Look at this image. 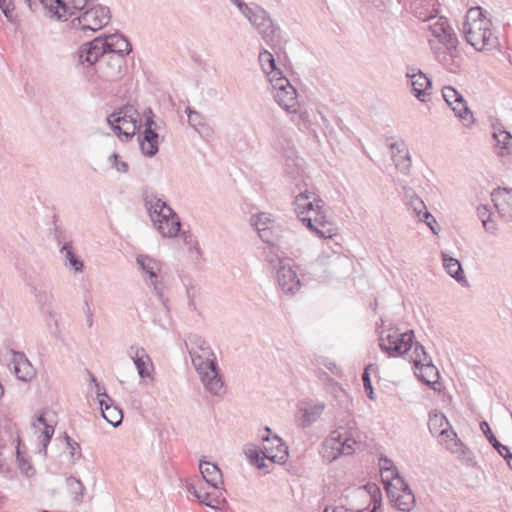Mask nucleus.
<instances>
[{"label": "nucleus", "instance_id": "f257e3e1", "mask_svg": "<svg viewBox=\"0 0 512 512\" xmlns=\"http://www.w3.org/2000/svg\"><path fill=\"white\" fill-rule=\"evenodd\" d=\"M185 345L205 390L213 396H223L226 391L224 380L219 371L217 356L209 343L200 335L191 333Z\"/></svg>", "mask_w": 512, "mask_h": 512}, {"label": "nucleus", "instance_id": "f03ea898", "mask_svg": "<svg viewBox=\"0 0 512 512\" xmlns=\"http://www.w3.org/2000/svg\"><path fill=\"white\" fill-rule=\"evenodd\" d=\"M131 50L130 42L122 34L99 36L79 47L77 51L78 63L84 67H92L103 54L116 53L125 57Z\"/></svg>", "mask_w": 512, "mask_h": 512}, {"label": "nucleus", "instance_id": "7ed1b4c3", "mask_svg": "<svg viewBox=\"0 0 512 512\" xmlns=\"http://www.w3.org/2000/svg\"><path fill=\"white\" fill-rule=\"evenodd\" d=\"M462 30L467 43L477 51L489 50L498 44L492 31V22L483 15L480 7L468 10Z\"/></svg>", "mask_w": 512, "mask_h": 512}, {"label": "nucleus", "instance_id": "20e7f679", "mask_svg": "<svg viewBox=\"0 0 512 512\" xmlns=\"http://www.w3.org/2000/svg\"><path fill=\"white\" fill-rule=\"evenodd\" d=\"M144 203L154 228L163 237L174 238L179 234L181 228L179 216L159 195L145 192Z\"/></svg>", "mask_w": 512, "mask_h": 512}, {"label": "nucleus", "instance_id": "39448f33", "mask_svg": "<svg viewBox=\"0 0 512 512\" xmlns=\"http://www.w3.org/2000/svg\"><path fill=\"white\" fill-rule=\"evenodd\" d=\"M78 14L71 20V26L83 31L96 32L106 26L111 14L108 7L97 4L96 0H91L81 9H73L67 12V17Z\"/></svg>", "mask_w": 512, "mask_h": 512}, {"label": "nucleus", "instance_id": "423d86ee", "mask_svg": "<svg viewBox=\"0 0 512 512\" xmlns=\"http://www.w3.org/2000/svg\"><path fill=\"white\" fill-rule=\"evenodd\" d=\"M236 7L267 44L276 41L278 27L264 8L255 3L247 4L244 1L237 3Z\"/></svg>", "mask_w": 512, "mask_h": 512}, {"label": "nucleus", "instance_id": "0eeeda50", "mask_svg": "<svg viewBox=\"0 0 512 512\" xmlns=\"http://www.w3.org/2000/svg\"><path fill=\"white\" fill-rule=\"evenodd\" d=\"M139 112L132 105H126L108 116L107 121L118 137L131 139L142 127Z\"/></svg>", "mask_w": 512, "mask_h": 512}, {"label": "nucleus", "instance_id": "6e6552de", "mask_svg": "<svg viewBox=\"0 0 512 512\" xmlns=\"http://www.w3.org/2000/svg\"><path fill=\"white\" fill-rule=\"evenodd\" d=\"M414 338L412 330L399 333L398 330L390 329L380 333L379 346L391 357L406 356L413 348Z\"/></svg>", "mask_w": 512, "mask_h": 512}, {"label": "nucleus", "instance_id": "1a4fd4ad", "mask_svg": "<svg viewBox=\"0 0 512 512\" xmlns=\"http://www.w3.org/2000/svg\"><path fill=\"white\" fill-rule=\"evenodd\" d=\"M94 65L97 78L103 82L119 81L127 71L126 59L122 54H103Z\"/></svg>", "mask_w": 512, "mask_h": 512}, {"label": "nucleus", "instance_id": "9d476101", "mask_svg": "<svg viewBox=\"0 0 512 512\" xmlns=\"http://www.w3.org/2000/svg\"><path fill=\"white\" fill-rule=\"evenodd\" d=\"M324 206L325 203L315 204L314 210L307 213V216L300 219V221L315 236L323 239H330L337 234V227L327 216Z\"/></svg>", "mask_w": 512, "mask_h": 512}, {"label": "nucleus", "instance_id": "9b49d317", "mask_svg": "<svg viewBox=\"0 0 512 512\" xmlns=\"http://www.w3.org/2000/svg\"><path fill=\"white\" fill-rule=\"evenodd\" d=\"M357 431L352 427L348 430L339 427L338 429L331 432L329 437L325 440L324 445L326 448H330L335 453L333 459L341 455H351L361 445L360 441L356 440Z\"/></svg>", "mask_w": 512, "mask_h": 512}, {"label": "nucleus", "instance_id": "f8f14e48", "mask_svg": "<svg viewBox=\"0 0 512 512\" xmlns=\"http://www.w3.org/2000/svg\"><path fill=\"white\" fill-rule=\"evenodd\" d=\"M395 473L394 482L386 487L387 495L398 510L411 512L415 506V496L398 471L395 470Z\"/></svg>", "mask_w": 512, "mask_h": 512}, {"label": "nucleus", "instance_id": "ddd939ff", "mask_svg": "<svg viewBox=\"0 0 512 512\" xmlns=\"http://www.w3.org/2000/svg\"><path fill=\"white\" fill-rule=\"evenodd\" d=\"M274 99L288 113L297 114L299 105L297 91L285 76H278L271 83Z\"/></svg>", "mask_w": 512, "mask_h": 512}, {"label": "nucleus", "instance_id": "4468645a", "mask_svg": "<svg viewBox=\"0 0 512 512\" xmlns=\"http://www.w3.org/2000/svg\"><path fill=\"white\" fill-rule=\"evenodd\" d=\"M137 264L143 272L144 281L146 284L153 288L154 293L157 297L163 301V284L160 281L159 273L161 271V263L148 256V255H138L136 258Z\"/></svg>", "mask_w": 512, "mask_h": 512}, {"label": "nucleus", "instance_id": "2eb2a0df", "mask_svg": "<svg viewBox=\"0 0 512 512\" xmlns=\"http://www.w3.org/2000/svg\"><path fill=\"white\" fill-rule=\"evenodd\" d=\"M275 259L278 260L277 283L280 289L285 294H295L301 288V282L297 272L290 266V264L278 258L277 255H267V261L270 263H273Z\"/></svg>", "mask_w": 512, "mask_h": 512}, {"label": "nucleus", "instance_id": "dca6fc26", "mask_svg": "<svg viewBox=\"0 0 512 512\" xmlns=\"http://www.w3.org/2000/svg\"><path fill=\"white\" fill-rule=\"evenodd\" d=\"M143 118L144 131L140 138V148L145 155L152 157L158 152L159 136L157 130L160 126L154 121V114L150 108L144 111Z\"/></svg>", "mask_w": 512, "mask_h": 512}, {"label": "nucleus", "instance_id": "f3484780", "mask_svg": "<svg viewBox=\"0 0 512 512\" xmlns=\"http://www.w3.org/2000/svg\"><path fill=\"white\" fill-rule=\"evenodd\" d=\"M91 381L95 384V393L101 408L102 417L112 426H119L123 420L122 410L114 405L113 400L106 393L105 388L101 387L93 375H91Z\"/></svg>", "mask_w": 512, "mask_h": 512}, {"label": "nucleus", "instance_id": "a211bd4d", "mask_svg": "<svg viewBox=\"0 0 512 512\" xmlns=\"http://www.w3.org/2000/svg\"><path fill=\"white\" fill-rule=\"evenodd\" d=\"M270 433V428L266 427L265 434L260 436L263 442L261 453L272 463H283L288 456L287 446L280 437L270 436Z\"/></svg>", "mask_w": 512, "mask_h": 512}, {"label": "nucleus", "instance_id": "6ab92c4d", "mask_svg": "<svg viewBox=\"0 0 512 512\" xmlns=\"http://www.w3.org/2000/svg\"><path fill=\"white\" fill-rule=\"evenodd\" d=\"M424 22L426 23L425 29L430 31L431 35L435 37L440 44L458 43L457 36L446 18L430 16L425 19Z\"/></svg>", "mask_w": 512, "mask_h": 512}, {"label": "nucleus", "instance_id": "aec40b11", "mask_svg": "<svg viewBox=\"0 0 512 512\" xmlns=\"http://www.w3.org/2000/svg\"><path fill=\"white\" fill-rule=\"evenodd\" d=\"M127 355L133 361L142 380H153L154 365L143 347L131 345L127 350Z\"/></svg>", "mask_w": 512, "mask_h": 512}, {"label": "nucleus", "instance_id": "412c9836", "mask_svg": "<svg viewBox=\"0 0 512 512\" xmlns=\"http://www.w3.org/2000/svg\"><path fill=\"white\" fill-rule=\"evenodd\" d=\"M405 199L409 210L413 212L414 217L419 222H424L431 231L436 234L434 224L436 220L434 216L427 210L424 201L412 190L407 189L405 192Z\"/></svg>", "mask_w": 512, "mask_h": 512}, {"label": "nucleus", "instance_id": "4be33fe9", "mask_svg": "<svg viewBox=\"0 0 512 512\" xmlns=\"http://www.w3.org/2000/svg\"><path fill=\"white\" fill-rule=\"evenodd\" d=\"M442 96L455 113V116L466 122L472 121V112L468 108L462 94L451 86H445L442 88Z\"/></svg>", "mask_w": 512, "mask_h": 512}, {"label": "nucleus", "instance_id": "5701e85b", "mask_svg": "<svg viewBox=\"0 0 512 512\" xmlns=\"http://www.w3.org/2000/svg\"><path fill=\"white\" fill-rule=\"evenodd\" d=\"M325 407L323 402H300L295 414L297 424L302 428L310 427L321 417Z\"/></svg>", "mask_w": 512, "mask_h": 512}, {"label": "nucleus", "instance_id": "b1692460", "mask_svg": "<svg viewBox=\"0 0 512 512\" xmlns=\"http://www.w3.org/2000/svg\"><path fill=\"white\" fill-rule=\"evenodd\" d=\"M457 46L458 43L444 44L439 47L431 46L437 62L450 72H455L461 65V57Z\"/></svg>", "mask_w": 512, "mask_h": 512}, {"label": "nucleus", "instance_id": "393cba45", "mask_svg": "<svg viewBox=\"0 0 512 512\" xmlns=\"http://www.w3.org/2000/svg\"><path fill=\"white\" fill-rule=\"evenodd\" d=\"M406 77L410 80L413 95L421 102L427 101L428 90L431 88V80L419 69L408 68Z\"/></svg>", "mask_w": 512, "mask_h": 512}, {"label": "nucleus", "instance_id": "a878e982", "mask_svg": "<svg viewBox=\"0 0 512 512\" xmlns=\"http://www.w3.org/2000/svg\"><path fill=\"white\" fill-rule=\"evenodd\" d=\"M10 367L18 380L30 382L36 375V371L22 352H13Z\"/></svg>", "mask_w": 512, "mask_h": 512}, {"label": "nucleus", "instance_id": "bb28decb", "mask_svg": "<svg viewBox=\"0 0 512 512\" xmlns=\"http://www.w3.org/2000/svg\"><path fill=\"white\" fill-rule=\"evenodd\" d=\"M323 203L324 201L313 191L305 189L304 191L299 192L295 196L294 200L295 212L298 219H302L307 216V213L313 211L315 204Z\"/></svg>", "mask_w": 512, "mask_h": 512}, {"label": "nucleus", "instance_id": "cd10ccee", "mask_svg": "<svg viewBox=\"0 0 512 512\" xmlns=\"http://www.w3.org/2000/svg\"><path fill=\"white\" fill-rule=\"evenodd\" d=\"M492 138L495 141L494 148L498 156H506L511 153L510 140L512 134L498 120L492 123Z\"/></svg>", "mask_w": 512, "mask_h": 512}, {"label": "nucleus", "instance_id": "c85d7f7f", "mask_svg": "<svg viewBox=\"0 0 512 512\" xmlns=\"http://www.w3.org/2000/svg\"><path fill=\"white\" fill-rule=\"evenodd\" d=\"M439 443L452 454L458 457H464L466 454V447L463 442L458 438L457 433L451 427L441 429L438 437Z\"/></svg>", "mask_w": 512, "mask_h": 512}, {"label": "nucleus", "instance_id": "c756f323", "mask_svg": "<svg viewBox=\"0 0 512 512\" xmlns=\"http://www.w3.org/2000/svg\"><path fill=\"white\" fill-rule=\"evenodd\" d=\"M392 160L396 168L403 174H407L411 167V159L407 145L404 141H396L390 144Z\"/></svg>", "mask_w": 512, "mask_h": 512}, {"label": "nucleus", "instance_id": "7c9ffc66", "mask_svg": "<svg viewBox=\"0 0 512 512\" xmlns=\"http://www.w3.org/2000/svg\"><path fill=\"white\" fill-rule=\"evenodd\" d=\"M199 470L203 480L212 488L220 490L223 488L224 481L219 467L208 461H200Z\"/></svg>", "mask_w": 512, "mask_h": 512}, {"label": "nucleus", "instance_id": "2f4dec72", "mask_svg": "<svg viewBox=\"0 0 512 512\" xmlns=\"http://www.w3.org/2000/svg\"><path fill=\"white\" fill-rule=\"evenodd\" d=\"M510 191L508 189H497L492 193V201L498 214L506 221L512 217V207L509 203Z\"/></svg>", "mask_w": 512, "mask_h": 512}, {"label": "nucleus", "instance_id": "473e14b6", "mask_svg": "<svg viewBox=\"0 0 512 512\" xmlns=\"http://www.w3.org/2000/svg\"><path fill=\"white\" fill-rule=\"evenodd\" d=\"M510 191L508 189H497L492 193V201L498 214L506 221L512 217V207L509 203Z\"/></svg>", "mask_w": 512, "mask_h": 512}, {"label": "nucleus", "instance_id": "72a5a7b5", "mask_svg": "<svg viewBox=\"0 0 512 512\" xmlns=\"http://www.w3.org/2000/svg\"><path fill=\"white\" fill-rule=\"evenodd\" d=\"M273 223L274 221L271 215L267 213H258L252 215L250 218V224L257 229L259 237L266 243L271 241L269 230L273 226Z\"/></svg>", "mask_w": 512, "mask_h": 512}, {"label": "nucleus", "instance_id": "f704fd0d", "mask_svg": "<svg viewBox=\"0 0 512 512\" xmlns=\"http://www.w3.org/2000/svg\"><path fill=\"white\" fill-rule=\"evenodd\" d=\"M258 61L270 83L275 78H278V76H284L282 71L276 66L274 56L268 50L263 49L260 51Z\"/></svg>", "mask_w": 512, "mask_h": 512}, {"label": "nucleus", "instance_id": "c9c22d12", "mask_svg": "<svg viewBox=\"0 0 512 512\" xmlns=\"http://www.w3.org/2000/svg\"><path fill=\"white\" fill-rule=\"evenodd\" d=\"M480 429L486 436L489 443L497 450V452L506 460L509 467H512V453L508 446L501 444L491 431L489 424L486 421L480 423Z\"/></svg>", "mask_w": 512, "mask_h": 512}, {"label": "nucleus", "instance_id": "e433bc0d", "mask_svg": "<svg viewBox=\"0 0 512 512\" xmlns=\"http://www.w3.org/2000/svg\"><path fill=\"white\" fill-rule=\"evenodd\" d=\"M33 427L38 430L40 429V435L38 436L39 443L42 446L40 452L43 450L46 454L47 446L54 434V427L47 423L44 414H41L37 421L33 423Z\"/></svg>", "mask_w": 512, "mask_h": 512}, {"label": "nucleus", "instance_id": "4c0bfd02", "mask_svg": "<svg viewBox=\"0 0 512 512\" xmlns=\"http://www.w3.org/2000/svg\"><path fill=\"white\" fill-rule=\"evenodd\" d=\"M180 237L185 246H187L188 254L191 260L195 263H200L202 260V250L199 242L194 234L190 231H182Z\"/></svg>", "mask_w": 512, "mask_h": 512}, {"label": "nucleus", "instance_id": "58836bf2", "mask_svg": "<svg viewBox=\"0 0 512 512\" xmlns=\"http://www.w3.org/2000/svg\"><path fill=\"white\" fill-rule=\"evenodd\" d=\"M442 262L445 271L454 278L458 283H466V278L458 259L448 256L442 253Z\"/></svg>", "mask_w": 512, "mask_h": 512}, {"label": "nucleus", "instance_id": "ea45409f", "mask_svg": "<svg viewBox=\"0 0 512 512\" xmlns=\"http://www.w3.org/2000/svg\"><path fill=\"white\" fill-rule=\"evenodd\" d=\"M186 113L189 125L201 136H210L212 134L210 127L206 123L205 117L201 113L191 109L190 107L186 108Z\"/></svg>", "mask_w": 512, "mask_h": 512}, {"label": "nucleus", "instance_id": "a19ab883", "mask_svg": "<svg viewBox=\"0 0 512 512\" xmlns=\"http://www.w3.org/2000/svg\"><path fill=\"white\" fill-rule=\"evenodd\" d=\"M60 252L65 260V265L70 266L75 272H82L84 268L83 261L80 260L73 252L70 242L65 243Z\"/></svg>", "mask_w": 512, "mask_h": 512}, {"label": "nucleus", "instance_id": "79ce46f5", "mask_svg": "<svg viewBox=\"0 0 512 512\" xmlns=\"http://www.w3.org/2000/svg\"><path fill=\"white\" fill-rule=\"evenodd\" d=\"M405 357L413 362L416 369H419V365L431 360L424 347L416 341H413V348Z\"/></svg>", "mask_w": 512, "mask_h": 512}, {"label": "nucleus", "instance_id": "37998d69", "mask_svg": "<svg viewBox=\"0 0 512 512\" xmlns=\"http://www.w3.org/2000/svg\"><path fill=\"white\" fill-rule=\"evenodd\" d=\"M445 427L451 425L443 413L435 412L429 415L428 428L432 435L439 437V432Z\"/></svg>", "mask_w": 512, "mask_h": 512}, {"label": "nucleus", "instance_id": "c03bdc74", "mask_svg": "<svg viewBox=\"0 0 512 512\" xmlns=\"http://www.w3.org/2000/svg\"><path fill=\"white\" fill-rule=\"evenodd\" d=\"M417 370L420 372L419 377L424 383L430 385L437 382L439 373L437 368L433 365L432 359L419 365V369Z\"/></svg>", "mask_w": 512, "mask_h": 512}, {"label": "nucleus", "instance_id": "a18cd8bd", "mask_svg": "<svg viewBox=\"0 0 512 512\" xmlns=\"http://www.w3.org/2000/svg\"><path fill=\"white\" fill-rule=\"evenodd\" d=\"M245 454L251 464L256 465L259 469L267 467L265 461L266 457L261 453V450L256 448H248L245 450Z\"/></svg>", "mask_w": 512, "mask_h": 512}, {"label": "nucleus", "instance_id": "49530a36", "mask_svg": "<svg viewBox=\"0 0 512 512\" xmlns=\"http://www.w3.org/2000/svg\"><path fill=\"white\" fill-rule=\"evenodd\" d=\"M34 296L36 298L37 303L41 307H45L51 304L53 295L50 291L44 288H36L33 289Z\"/></svg>", "mask_w": 512, "mask_h": 512}, {"label": "nucleus", "instance_id": "de8ad7c7", "mask_svg": "<svg viewBox=\"0 0 512 512\" xmlns=\"http://www.w3.org/2000/svg\"><path fill=\"white\" fill-rule=\"evenodd\" d=\"M17 462L22 473H24L28 478L32 477L35 474V469L31 465V463L24 457L19 447L17 448Z\"/></svg>", "mask_w": 512, "mask_h": 512}, {"label": "nucleus", "instance_id": "09e8293b", "mask_svg": "<svg viewBox=\"0 0 512 512\" xmlns=\"http://www.w3.org/2000/svg\"><path fill=\"white\" fill-rule=\"evenodd\" d=\"M285 174L291 179H297L302 174V168L295 160L288 159L285 163Z\"/></svg>", "mask_w": 512, "mask_h": 512}, {"label": "nucleus", "instance_id": "8fccbe9b", "mask_svg": "<svg viewBox=\"0 0 512 512\" xmlns=\"http://www.w3.org/2000/svg\"><path fill=\"white\" fill-rule=\"evenodd\" d=\"M198 500L200 503L210 507L214 510H219L220 500L218 496H213L212 493H205L203 495H198Z\"/></svg>", "mask_w": 512, "mask_h": 512}, {"label": "nucleus", "instance_id": "3c124183", "mask_svg": "<svg viewBox=\"0 0 512 512\" xmlns=\"http://www.w3.org/2000/svg\"><path fill=\"white\" fill-rule=\"evenodd\" d=\"M66 484L72 494L75 495V499L78 500L79 497L83 495V485L80 480L75 477H69L66 480Z\"/></svg>", "mask_w": 512, "mask_h": 512}, {"label": "nucleus", "instance_id": "603ef678", "mask_svg": "<svg viewBox=\"0 0 512 512\" xmlns=\"http://www.w3.org/2000/svg\"><path fill=\"white\" fill-rule=\"evenodd\" d=\"M186 294L188 298V307L192 311L197 310V298L199 296V289L193 285L187 287Z\"/></svg>", "mask_w": 512, "mask_h": 512}, {"label": "nucleus", "instance_id": "864d4df0", "mask_svg": "<svg viewBox=\"0 0 512 512\" xmlns=\"http://www.w3.org/2000/svg\"><path fill=\"white\" fill-rule=\"evenodd\" d=\"M64 439L67 444V449L69 450V454L72 458L77 456V458L81 457V448L80 445L73 440L71 437L68 436L67 433H64Z\"/></svg>", "mask_w": 512, "mask_h": 512}, {"label": "nucleus", "instance_id": "5fc2aeb1", "mask_svg": "<svg viewBox=\"0 0 512 512\" xmlns=\"http://www.w3.org/2000/svg\"><path fill=\"white\" fill-rule=\"evenodd\" d=\"M15 0H0V9L2 10L5 17L12 21L15 10Z\"/></svg>", "mask_w": 512, "mask_h": 512}, {"label": "nucleus", "instance_id": "6e6d98bb", "mask_svg": "<svg viewBox=\"0 0 512 512\" xmlns=\"http://www.w3.org/2000/svg\"><path fill=\"white\" fill-rule=\"evenodd\" d=\"M371 366H368L365 368L363 374H362V381H363V385H364V389H365V392L368 396L369 399L371 400H374L375 399V396H374V390H373V387H372V384H371V380H370V376H369V373H368V370Z\"/></svg>", "mask_w": 512, "mask_h": 512}, {"label": "nucleus", "instance_id": "4d7b16f0", "mask_svg": "<svg viewBox=\"0 0 512 512\" xmlns=\"http://www.w3.org/2000/svg\"><path fill=\"white\" fill-rule=\"evenodd\" d=\"M109 160L112 163V167L115 168L118 172L126 173L128 171V164L125 161L120 160V157L117 153H113L109 157Z\"/></svg>", "mask_w": 512, "mask_h": 512}, {"label": "nucleus", "instance_id": "13d9d810", "mask_svg": "<svg viewBox=\"0 0 512 512\" xmlns=\"http://www.w3.org/2000/svg\"><path fill=\"white\" fill-rule=\"evenodd\" d=\"M380 461L382 463L381 464V469L384 470V472H390L392 480L394 481V477L396 475L395 470L398 471L397 468L393 467L391 460H389L386 457L385 458H381Z\"/></svg>", "mask_w": 512, "mask_h": 512}, {"label": "nucleus", "instance_id": "bf43d9fd", "mask_svg": "<svg viewBox=\"0 0 512 512\" xmlns=\"http://www.w3.org/2000/svg\"><path fill=\"white\" fill-rule=\"evenodd\" d=\"M477 213H478V216H479V218L481 219L482 222L484 220H489L490 219V217H489V210L487 209L486 206H479L478 209H477Z\"/></svg>", "mask_w": 512, "mask_h": 512}, {"label": "nucleus", "instance_id": "052dcab7", "mask_svg": "<svg viewBox=\"0 0 512 512\" xmlns=\"http://www.w3.org/2000/svg\"><path fill=\"white\" fill-rule=\"evenodd\" d=\"M85 314L87 318V325L88 327H91L93 325V312L87 301H85Z\"/></svg>", "mask_w": 512, "mask_h": 512}, {"label": "nucleus", "instance_id": "680f3d73", "mask_svg": "<svg viewBox=\"0 0 512 512\" xmlns=\"http://www.w3.org/2000/svg\"><path fill=\"white\" fill-rule=\"evenodd\" d=\"M483 226L485 228L486 231L488 232H491L493 233L495 231V225H494V222L492 220H484L483 221Z\"/></svg>", "mask_w": 512, "mask_h": 512}, {"label": "nucleus", "instance_id": "e2e57ef3", "mask_svg": "<svg viewBox=\"0 0 512 512\" xmlns=\"http://www.w3.org/2000/svg\"><path fill=\"white\" fill-rule=\"evenodd\" d=\"M318 114L321 118V121H322V124L325 128H329L330 127V122L329 120L327 119V117L321 112V111H318Z\"/></svg>", "mask_w": 512, "mask_h": 512}, {"label": "nucleus", "instance_id": "0e129e2a", "mask_svg": "<svg viewBox=\"0 0 512 512\" xmlns=\"http://www.w3.org/2000/svg\"><path fill=\"white\" fill-rule=\"evenodd\" d=\"M186 489H187V491H188L190 494H192L193 496H195V495H196L197 490H198V488H197L194 484H192V483H188V484L186 485Z\"/></svg>", "mask_w": 512, "mask_h": 512}, {"label": "nucleus", "instance_id": "69168bd1", "mask_svg": "<svg viewBox=\"0 0 512 512\" xmlns=\"http://www.w3.org/2000/svg\"><path fill=\"white\" fill-rule=\"evenodd\" d=\"M31 10H36L37 0H23Z\"/></svg>", "mask_w": 512, "mask_h": 512}, {"label": "nucleus", "instance_id": "338daca9", "mask_svg": "<svg viewBox=\"0 0 512 512\" xmlns=\"http://www.w3.org/2000/svg\"><path fill=\"white\" fill-rule=\"evenodd\" d=\"M299 119L302 120L303 122H306L307 121V113L306 112H302L298 115Z\"/></svg>", "mask_w": 512, "mask_h": 512}, {"label": "nucleus", "instance_id": "774afa93", "mask_svg": "<svg viewBox=\"0 0 512 512\" xmlns=\"http://www.w3.org/2000/svg\"><path fill=\"white\" fill-rule=\"evenodd\" d=\"M205 493H207V491H205L203 488L200 487V488H198L195 497L198 499V495H203Z\"/></svg>", "mask_w": 512, "mask_h": 512}]
</instances>
